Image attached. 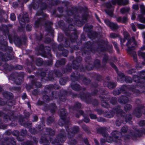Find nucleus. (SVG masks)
<instances>
[{"label":"nucleus","instance_id":"nucleus-32","mask_svg":"<svg viewBox=\"0 0 145 145\" xmlns=\"http://www.w3.org/2000/svg\"><path fill=\"white\" fill-rule=\"evenodd\" d=\"M116 20L118 22H121L122 18L121 17H118L116 18Z\"/></svg>","mask_w":145,"mask_h":145},{"label":"nucleus","instance_id":"nucleus-38","mask_svg":"<svg viewBox=\"0 0 145 145\" xmlns=\"http://www.w3.org/2000/svg\"><path fill=\"white\" fill-rule=\"evenodd\" d=\"M84 120L85 122L88 123L89 122V120L88 118H84Z\"/></svg>","mask_w":145,"mask_h":145},{"label":"nucleus","instance_id":"nucleus-6","mask_svg":"<svg viewBox=\"0 0 145 145\" xmlns=\"http://www.w3.org/2000/svg\"><path fill=\"white\" fill-rule=\"evenodd\" d=\"M59 115L61 118L63 120H64L63 117L66 115L65 111L64 109L60 110L59 113Z\"/></svg>","mask_w":145,"mask_h":145},{"label":"nucleus","instance_id":"nucleus-16","mask_svg":"<svg viewBox=\"0 0 145 145\" xmlns=\"http://www.w3.org/2000/svg\"><path fill=\"white\" fill-rule=\"evenodd\" d=\"M118 35L114 33H111L110 35V37L113 38H115L118 37Z\"/></svg>","mask_w":145,"mask_h":145},{"label":"nucleus","instance_id":"nucleus-43","mask_svg":"<svg viewBox=\"0 0 145 145\" xmlns=\"http://www.w3.org/2000/svg\"><path fill=\"white\" fill-rule=\"evenodd\" d=\"M116 125L118 126L120 125L121 124L118 121H116Z\"/></svg>","mask_w":145,"mask_h":145},{"label":"nucleus","instance_id":"nucleus-9","mask_svg":"<svg viewBox=\"0 0 145 145\" xmlns=\"http://www.w3.org/2000/svg\"><path fill=\"white\" fill-rule=\"evenodd\" d=\"M129 10V8H123L121 9L120 12L121 14H123L128 12Z\"/></svg>","mask_w":145,"mask_h":145},{"label":"nucleus","instance_id":"nucleus-2","mask_svg":"<svg viewBox=\"0 0 145 145\" xmlns=\"http://www.w3.org/2000/svg\"><path fill=\"white\" fill-rule=\"evenodd\" d=\"M113 135V139L112 140H109V137H107L106 139H101V142H104L106 140L107 142L110 143L112 142V141H114L115 142H120V140L119 139L118 137L119 136V135L120 134V133L118 131H113L112 133Z\"/></svg>","mask_w":145,"mask_h":145},{"label":"nucleus","instance_id":"nucleus-36","mask_svg":"<svg viewBox=\"0 0 145 145\" xmlns=\"http://www.w3.org/2000/svg\"><path fill=\"white\" fill-rule=\"evenodd\" d=\"M113 93L114 95H116L119 94L118 91L114 90L113 91Z\"/></svg>","mask_w":145,"mask_h":145},{"label":"nucleus","instance_id":"nucleus-23","mask_svg":"<svg viewBox=\"0 0 145 145\" xmlns=\"http://www.w3.org/2000/svg\"><path fill=\"white\" fill-rule=\"evenodd\" d=\"M113 43L114 45L117 50L118 52H119V49L118 46V44L116 42H113Z\"/></svg>","mask_w":145,"mask_h":145},{"label":"nucleus","instance_id":"nucleus-17","mask_svg":"<svg viewBox=\"0 0 145 145\" xmlns=\"http://www.w3.org/2000/svg\"><path fill=\"white\" fill-rule=\"evenodd\" d=\"M138 28L140 29H143L145 28V26L142 24H138L137 25Z\"/></svg>","mask_w":145,"mask_h":145},{"label":"nucleus","instance_id":"nucleus-42","mask_svg":"<svg viewBox=\"0 0 145 145\" xmlns=\"http://www.w3.org/2000/svg\"><path fill=\"white\" fill-rule=\"evenodd\" d=\"M22 68V66L20 65L17 66L16 68L18 69H21Z\"/></svg>","mask_w":145,"mask_h":145},{"label":"nucleus","instance_id":"nucleus-45","mask_svg":"<svg viewBox=\"0 0 145 145\" xmlns=\"http://www.w3.org/2000/svg\"><path fill=\"white\" fill-rule=\"evenodd\" d=\"M34 121H36L37 120L38 118L37 116H34Z\"/></svg>","mask_w":145,"mask_h":145},{"label":"nucleus","instance_id":"nucleus-25","mask_svg":"<svg viewBox=\"0 0 145 145\" xmlns=\"http://www.w3.org/2000/svg\"><path fill=\"white\" fill-rule=\"evenodd\" d=\"M114 111L116 112L117 114H120V115L122 114V111L121 109H119L117 110H115Z\"/></svg>","mask_w":145,"mask_h":145},{"label":"nucleus","instance_id":"nucleus-7","mask_svg":"<svg viewBox=\"0 0 145 145\" xmlns=\"http://www.w3.org/2000/svg\"><path fill=\"white\" fill-rule=\"evenodd\" d=\"M65 60L64 59H62L60 61H57L56 64V66L57 67H59L60 65L64 64L65 62Z\"/></svg>","mask_w":145,"mask_h":145},{"label":"nucleus","instance_id":"nucleus-48","mask_svg":"<svg viewBox=\"0 0 145 145\" xmlns=\"http://www.w3.org/2000/svg\"><path fill=\"white\" fill-rule=\"evenodd\" d=\"M95 17L97 19L98 21L99 22H100V20L99 19V18L98 17L97 15L96 14H95Z\"/></svg>","mask_w":145,"mask_h":145},{"label":"nucleus","instance_id":"nucleus-15","mask_svg":"<svg viewBox=\"0 0 145 145\" xmlns=\"http://www.w3.org/2000/svg\"><path fill=\"white\" fill-rule=\"evenodd\" d=\"M79 130V128L78 126L75 127L73 129V132L74 133H71V134H72V135H73L75 133L77 132Z\"/></svg>","mask_w":145,"mask_h":145},{"label":"nucleus","instance_id":"nucleus-49","mask_svg":"<svg viewBox=\"0 0 145 145\" xmlns=\"http://www.w3.org/2000/svg\"><path fill=\"white\" fill-rule=\"evenodd\" d=\"M111 5L110 4H109L107 5V7L108 8H110L111 7Z\"/></svg>","mask_w":145,"mask_h":145},{"label":"nucleus","instance_id":"nucleus-61","mask_svg":"<svg viewBox=\"0 0 145 145\" xmlns=\"http://www.w3.org/2000/svg\"><path fill=\"white\" fill-rule=\"evenodd\" d=\"M135 77L136 78L137 77V79L138 78V77L137 76H135Z\"/></svg>","mask_w":145,"mask_h":145},{"label":"nucleus","instance_id":"nucleus-58","mask_svg":"<svg viewBox=\"0 0 145 145\" xmlns=\"http://www.w3.org/2000/svg\"><path fill=\"white\" fill-rule=\"evenodd\" d=\"M125 0H122V2H125Z\"/></svg>","mask_w":145,"mask_h":145},{"label":"nucleus","instance_id":"nucleus-62","mask_svg":"<svg viewBox=\"0 0 145 145\" xmlns=\"http://www.w3.org/2000/svg\"><path fill=\"white\" fill-rule=\"evenodd\" d=\"M4 96L5 97H7V95H5L4 94Z\"/></svg>","mask_w":145,"mask_h":145},{"label":"nucleus","instance_id":"nucleus-28","mask_svg":"<svg viewBox=\"0 0 145 145\" xmlns=\"http://www.w3.org/2000/svg\"><path fill=\"white\" fill-rule=\"evenodd\" d=\"M131 26L133 30L134 31H136V29L135 24L133 23H132L131 24Z\"/></svg>","mask_w":145,"mask_h":145},{"label":"nucleus","instance_id":"nucleus-4","mask_svg":"<svg viewBox=\"0 0 145 145\" xmlns=\"http://www.w3.org/2000/svg\"><path fill=\"white\" fill-rule=\"evenodd\" d=\"M27 16V15L26 14L25 15V16H23V17L21 16L20 15L18 17L19 22L21 24H23L22 23L27 22H28L29 20Z\"/></svg>","mask_w":145,"mask_h":145},{"label":"nucleus","instance_id":"nucleus-11","mask_svg":"<svg viewBox=\"0 0 145 145\" xmlns=\"http://www.w3.org/2000/svg\"><path fill=\"white\" fill-rule=\"evenodd\" d=\"M116 86V85L113 83L110 82L108 84V87L109 88L111 89L114 87Z\"/></svg>","mask_w":145,"mask_h":145},{"label":"nucleus","instance_id":"nucleus-63","mask_svg":"<svg viewBox=\"0 0 145 145\" xmlns=\"http://www.w3.org/2000/svg\"><path fill=\"white\" fill-rule=\"evenodd\" d=\"M62 80V79L60 80V82H61V81Z\"/></svg>","mask_w":145,"mask_h":145},{"label":"nucleus","instance_id":"nucleus-24","mask_svg":"<svg viewBox=\"0 0 145 145\" xmlns=\"http://www.w3.org/2000/svg\"><path fill=\"white\" fill-rule=\"evenodd\" d=\"M105 22V24L109 27L110 25L111 22H110V21L106 19L104 20Z\"/></svg>","mask_w":145,"mask_h":145},{"label":"nucleus","instance_id":"nucleus-29","mask_svg":"<svg viewBox=\"0 0 145 145\" xmlns=\"http://www.w3.org/2000/svg\"><path fill=\"white\" fill-rule=\"evenodd\" d=\"M90 118L93 119H95L97 117L96 116L93 114H90L89 115Z\"/></svg>","mask_w":145,"mask_h":145},{"label":"nucleus","instance_id":"nucleus-27","mask_svg":"<svg viewBox=\"0 0 145 145\" xmlns=\"http://www.w3.org/2000/svg\"><path fill=\"white\" fill-rule=\"evenodd\" d=\"M47 131H48L50 133V134L51 135H52L54 134V131H52V130H51L50 128H48L47 129Z\"/></svg>","mask_w":145,"mask_h":145},{"label":"nucleus","instance_id":"nucleus-12","mask_svg":"<svg viewBox=\"0 0 145 145\" xmlns=\"http://www.w3.org/2000/svg\"><path fill=\"white\" fill-rule=\"evenodd\" d=\"M71 87L72 89L75 90H78L80 89V86L79 85L77 84H75L73 85H72Z\"/></svg>","mask_w":145,"mask_h":145},{"label":"nucleus","instance_id":"nucleus-46","mask_svg":"<svg viewBox=\"0 0 145 145\" xmlns=\"http://www.w3.org/2000/svg\"><path fill=\"white\" fill-rule=\"evenodd\" d=\"M102 135L103 136L105 137H107L108 135L107 133H106L105 134H103Z\"/></svg>","mask_w":145,"mask_h":145},{"label":"nucleus","instance_id":"nucleus-1","mask_svg":"<svg viewBox=\"0 0 145 145\" xmlns=\"http://www.w3.org/2000/svg\"><path fill=\"white\" fill-rule=\"evenodd\" d=\"M133 40L131 42V40H130L128 41L127 42L126 44V45L127 46V50L129 54H132V55L133 57L134 60L135 61H137V56L135 52H133L132 53L131 51L133 50L134 48V46L137 44V42L135 40L134 37H133L132 38Z\"/></svg>","mask_w":145,"mask_h":145},{"label":"nucleus","instance_id":"nucleus-50","mask_svg":"<svg viewBox=\"0 0 145 145\" xmlns=\"http://www.w3.org/2000/svg\"><path fill=\"white\" fill-rule=\"evenodd\" d=\"M136 116H137V117H140V116H141V113H140L139 112V115H137V114H136Z\"/></svg>","mask_w":145,"mask_h":145},{"label":"nucleus","instance_id":"nucleus-14","mask_svg":"<svg viewBox=\"0 0 145 145\" xmlns=\"http://www.w3.org/2000/svg\"><path fill=\"white\" fill-rule=\"evenodd\" d=\"M108 59V56L107 55H105L104 57L103 60V64H105L107 62Z\"/></svg>","mask_w":145,"mask_h":145},{"label":"nucleus","instance_id":"nucleus-10","mask_svg":"<svg viewBox=\"0 0 145 145\" xmlns=\"http://www.w3.org/2000/svg\"><path fill=\"white\" fill-rule=\"evenodd\" d=\"M138 18L140 22L145 23V18L143 17L142 15L140 14L138 15Z\"/></svg>","mask_w":145,"mask_h":145},{"label":"nucleus","instance_id":"nucleus-53","mask_svg":"<svg viewBox=\"0 0 145 145\" xmlns=\"http://www.w3.org/2000/svg\"><path fill=\"white\" fill-rule=\"evenodd\" d=\"M141 49L142 50H144L145 49V47L143 46L141 48Z\"/></svg>","mask_w":145,"mask_h":145},{"label":"nucleus","instance_id":"nucleus-13","mask_svg":"<svg viewBox=\"0 0 145 145\" xmlns=\"http://www.w3.org/2000/svg\"><path fill=\"white\" fill-rule=\"evenodd\" d=\"M140 8L141 9V13L142 14H145V7L143 5H141L140 6Z\"/></svg>","mask_w":145,"mask_h":145},{"label":"nucleus","instance_id":"nucleus-47","mask_svg":"<svg viewBox=\"0 0 145 145\" xmlns=\"http://www.w3.org/2000/svg\"><path fill=\"white\" fill-rule=\"evenodd\" d=\"M84 142L87 145H90L89 144H88V140H84Z\"/></svg>","mask_w":145,"mask_h":145},{"label":"nucleus","instance_id":"nucleus-18","mask_svg":"<svg viewBox=\"0 0 145 145\" xmlns=\"http://www.w3.org/2000/svg\"><path fill=\"white\" fill-rule=\"evenodd\" d=\"M106 13L109 16H112L113 15V11H110L109 10H107L106 11Z\"/></svg>","mask_w":145,"mask_h":145},{"label":"nucleus","instance_id":"nucleus-37","mask_svg":"<svg viewBox=\"0 0 145 145\" xmlns=\"http://www.w3.org/2000/svg\"><path fill=\"white\" fill-rule=\"evenodd\" d=\"M135 13L133 12L132 13L131 18L132 20H134L135 19Z\"/></svg>","mask_w":145,"mask_h":145},{"label":"nucleus","instance_id":"nucleus-33","mask_svg":"<svg viewBox=\"0 0 145 145\" xmlns=\"http://www.w3.org/2000/svg\"><path fill=\"white\" fill-rule=\"evenodd\" d=\"M128 99L127 97H124L123 98V101H122L121 102L122 103H125L127 101Z\"/></svg>","mask_w":145,"mask_h":145},{"label":"nucleus","instance_id":"nucleus-59","mask_svg":"<svg viewBox=\"0 0 145 145\" xmlns=\"http://www.w3.org/2000/svg\"><path fill=\"white\" fill-rule=\"evenodd\" d=\"M134 81L135 82H136V80L135 79V78H134Z\"/></svg>","mask_w":145,"mask_h":145},{"label":"nucleus","instance_id":"nucleus-22","mask_svg":"<svg viewBox=\"0 0 145 145\" xmlns=\"http://www.w3.org/2000/svg\"><path fill=\"white\" fill-rule=\"evenodd\" d=\"M100 61L98 60H97L95 61V66L96 67H98L100 65Z\"/></svg>","mask_w":145,"mask_h":145},{"label":"nucleus","instance_id":"nucleus-39","mask_svg":"<svg viewBox=\"0 0 145 145\" xmlns=\"http://www.w3.org/2000/svg\"><path fill=\"white\" fill-rule=\"evenodd\" d=\"M31 27L30 26L28 25L26 27V30L28 31H30L31 30Z\"/></svg>","mask_w":145,"mask_h":145},{"label":"nucleus","instance_id":"nucleus-26","mask_svg":"<svg viewBox=\"0 0 145 145\" xmlns=\"http://www.w3.org/2000/svg\"><path fill=\"white\" fill-rule=\"evenodd\" d=\"M145 124V121H141L139 122V125L140 126L144 125Z\"/></svg>","mask_w":145,"mask_h":145},{"label":"nucleus","instance_id":"nucleus-64","mask_svg":"<svg viewBox=\"0 0 145 145\" xmlns=\"http://www.w3.org/2000/svg\"><path fill=\"white\" fill-rule=\"evenodd\" d=\"M6 93V94H7V92H6V93Z\"/></svg>","mask_w":145,"mask_h":145},{"label":"nucleus","instance_id":"nucleus-8","mask_svg":"<svg viewBox=\"0 0 145 145\" xmlns=\"http://www.w3.org/2000/svg\"><path fill=\"white\" fill-rule=\"evenodd\" d=\"M110 28L112 30H116L118 28V26L116 23H114L113 22H111L109 26Z\"/></svg>","mask_w":145,"mask_h":145},{"label":"nucleus","instance_id":"nucleus-20","mask_svg":"<svg viewBox=\"0 0 145 145\" xmlns=\"http://www.w3.org/2000/svg\"><path fill=\"white\" fill-rule=\"evenodd\" d=\"M131 106L129 104H127L124 107L125 109V110H129L131 108Z\"/></svg>","mask_w":145,"mask_h":145},{"label":"nucleus","instance_id":"nucleus-3","mask_svg":"<svg viewBox=\"0 0 145 145\" xmlns=\"http://www.w3.org/2000/svg\"><path fill=\"white\" fill-rule=\"evenodd\" d=\"M124 39H122L121 38H120V40L121 41V44L122 47L123 46V43L125 41V40L127 39H128V41L129 40H131V42L133 40L132 37L131 39H129L130 38L129 35L127 32H125L124 33Z\"/></svg>","mask_w":145,"mask_h":145},{"label":"nucleus","instance_id":"nucleus-30","mask_svg":"<svg viewBox=\"0 0 145 145\" xmlns=\"http://www.w3.org/2000/svg\"><path fill=\"white\" fill-rule=\"evenodd\" d=\"M127 127H124L121 129V132L123 133H125L127 131Z\"/></svg>","mask_w":145,"mask_h":145},{"label":"nucleus","instance_id":"nucleus-55","mask_svg":"<svg viewBox=\"0 0 145 145\" xmlns=\"http://www.w3.org/2000/svg\"><path fill=\"white\" fill-rule=\"evenodd\" d=\"M28 107H29L30 108L31 106H30V104L29 103H28Z\"/></svg>","mask_w":145,"mask_h":145},{"label":"nucleus","instance_id":"nucleus-40","mask_svg":"<svg viewBox=\"0 0 145 145\" xmlns=\"http://www.w3.org/2000/svg\"><path fill=\"white\" fill-rule=\"evenodd\" d=\"M75 106L76 107L79 108L80 107L81 105L80 103H77L76 104Z\"/></svg>","mask_w":145,"mask_h":145},{"label":"nucleus","instance_id":"nucleus-31","mask_svg":"<svg viewBox=\"0 0 145 145\" xmlns=\"http://www.w3.org/2000/svg\"><path fill=\"white\" fill-rule=\"evenodd\" d=\"M127 20V18L126 17H124L122 18L121 22L124 23Z\"/></svg>","mask_w":145,"mask_h":145},{"label":"nucleus","instance_id":"nucleus-51","mask_svg":"<svg viewBox=\"0 0 145 145\" xmlns=\"http://www.w3.org/2000/svg\"><path fill=\"white\" fill-rule=\"evenodd\" d=\"M143 36L144 38L145 39V32H143L142 33Z\"/></svg>","mask_w":145,"mask_h":145},{"label":"nucleus","instance_id":"nucleus-19","mask_svg":"<svg viewBox=\"0 0 145 145\" xmlns=\"http://www.w3.org/2000/svg\"><path fill=\"white\" fill-rule=\"evenodd\" d=\"M10 18L12 20L14 21L16 19V16L14 13H12L11 14Z\"/></svg>","mask_w":145,"mask_h":145},{"label":"nucleus","instance_id":"nucleus-5","mask_svg":"<svg viewBox=\"0 0 145 145\" xmlns=\"http://www.w3.org/2000/svg\"><path fill=\"white\" fill-rule=\"evenodd\" d=\"M125 2H122V0H112V3L114 5L117 3L118 5H124L127 4L128 3V0H125Z\"/></svg>","mask_w":145,"mask_h":145},{"label":"nucleus","instance_id":"nucleus-54","mask_svg":"<svg viewBox=\"0 0 145 145\" xmlns=\"http://www.w3.org/2000/svg\"><path fill=\"white\" fill-rule=\"evenodd\" d=\"M80 114H82L83 113V112L82 111H80Z\"/></svg>","mask_w":145,"mask_h":145},{"label":"nucleus","instance_id":"nucleus-21","mask_svg":"<svg viewBox=\"0 0 145 145\" xmlns=\"http://www.w3.org/2000/svg\"><path fill=\"white\" fill-rule=\"evenodd\" d=\"M138 55L139 56H141L143 57H145V53L143 52L140 51L138 52Z\"/></svg>","mask_w":145,"mask_h":145},{"label":"nucleus","instance_id":"nucleus-34","mask_svg":"<svg viewBox=\"0 0 145 145\" xmlns=\"http://www.w3.org/2000/svg\"><path fill=\"white\" fill-rule=\"evenodd\" d=\"M133 8L135 10H138V6L137 5H135L133 6Z\"/></svg>","mask_w":145,"mask_h":145},{"label":"nucleus","instance_id":"nucleus-56","mask_svg":"<svg viewBox=\"0 0 145 145\" xmlns=\"http://www.w3.org/2000/svg\"><path fill=\"white\" fill-rule=\"evenodd\" d=\"M134 135L132 134V135H131V137L132 138H133V137H134Z\"/></svg>","mask_w":145,"mask_h":145},{"label":"nucleus","instance_id":"nucleus-57","mask_svg":"<svg viewBox=\"0 0 145 145\" xmlns=\"http://www.w3.org/2000/svg\"><path fill=\"white\" fill-rule=\"evenodd\" d=\"M136 2H137L139 1V0H134Z\"/></svg>","mask_w":145,"mask_h":145},{"label":"nucleus","instance_id":"nucleus-44","mask_svg":"<svg viewBox=\"0 0 145 145\" xmlns=\"http://www.w3.org/2000/svg\"><path fill=\"white\" fill-rule=\"evenodd\" d=\"M22 98L23 99H25L26 97V95L24 93L23 94V95L22 96Z\"/></svg>","mask_w":145,"mask_h":145},{"label":"nucleus","instance_id":"nucleus-41","mask_svg":"<svg viewBox=\"0 0 145 145\" xmlns=\"http://www.w3.org/2000/svg\"><path fill=\"white\" fill-rule=\"evenodd\" d=\"M110 65L112 67L114 68L116 70H117V68L114 64L113 63H111Z\"/></svg>","mask_w":145,"mask_h":145},{"label":"nucleus","instance_id":"nucleus-35","mask_svg":"<svg viewBox=\"0 0 145 145\" xmlns=\"http://www.w3.org/2000/svg\"><path fill=\"white\" fill-rule=\"evenodd\" d=\"M126 81L129 83L131 82L132 80L131 78L128 77L126 79Z\"/></svg>","mask_w":145,"mask_h":145},{"label":"nucleus","instance_id":"nucleus-52","mask_svg":"<svg viewBox=\"0 0 145 145\" xmlns=\"http://www.w3.org/2000/svg\"><path fill=\"white\" fill-rule=\"evenodd\" d=\"M94 141L96 143V145H99L98 144V143L97 142V140H96L95 139L94 140Z\"/></svg>","mask_w":145,"mask_h":145},{"label":"nucleus","instance_id":"nucleus-60","mask_svg":"<svg viewBox=\"0 0 145 145\" xmlns=\"http://www.w3.org/2000/svg\"><path fill=\"white\" fill-rule=\"evenodd\" d=\"M6 126L5 125V126L3 128V129H5L6 127Z\"/></svg>","mask_w":145,"mask_h":145}]
</instances>
